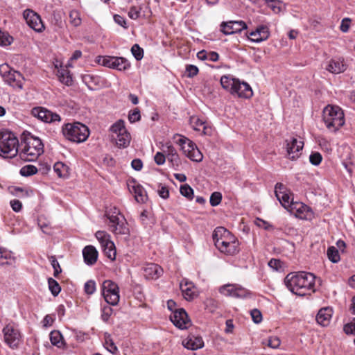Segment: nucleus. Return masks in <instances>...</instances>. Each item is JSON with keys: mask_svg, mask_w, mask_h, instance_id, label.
I'll return each instance as SVG.
<instances>
[{"mask_svg": "<svg viewBox=\"0 0 355 355\" xmlns=\"http://www.w3.org/2000/svg\"><path fill=\"white\" fill-rule=\"evenodd\" d=\"M110 229L116 235L128 236L130 234L128 225L124 216H119V219L116 222H110Z\"/></svg>", "mask_w": 355, "mask_h": 355, "instance_id": "obj_20", "label": "nucleus"}, {"mask_svg": "<svg viewBox=\"0 0 355 355\" xmlns=\"http://www.w3.org/2000/svg\"><path fill=\"white\" fill-rule=\"evenodd\" d=\"M170 319L173 324L180 329H187L191 324L188 315L183 309L175 310L171 315Z\"/></svg>", "mask_w": 355, "mask_h": 355, "instance_id": "obj_15", "label": "nucleus"}, {"mask_svg": "<svg viewBox=\"0 0 355 355\" xmlns=\"http://www.w3.org/2000/svg\"><path fill=\"white\" fill-rule=\"evenodd\" d=\"M166 153L167 154L168 160L171 162L173 165L178 166L180 158L175 148L173 146L169 145L167 146Z\"/></svg>", "mask_w": 355, "mask_h": 355, "instance_id": "obj_32", "label": "nucleus"}, {"mask_svg": "<svg viewBox=\"0 0 355 355\" xmlns=\"http://www.w3.org/2000/svg\"><path fill=\"white\" fill-rule=\"evenodd\" d=\"M180 191L183 196L187 198L189 200H191L193 197V190L187 184L182 185L180 187Z\"/></svg>", "mask_w": 355, "mask_h": 355, "instance_id": "obj_46", "label": "nucleus"}, {"mask_svg": "<svg viewBox=\"0 0 355 355\" xmlns=\"http://www.w3.org/2000/svg\"><path fill=\"white\" fill-rule=\"evenodd\" d=\"M198 68L193 64H189L186 67V72L187 73V76L189 78H193L198 73Z\"/></svg>", "mask_w": 355, "mask_h": 355, "instance_id": "obj_57", "label": "nucleus"}, {"mask_svg": "<svg viewBox=\"0 0 355 355\" xmlns=\"http://www.w3.org/2000/svg\"><path fill=\"white\" fill-rule=\"evenodd\" d=\"M4 340L11 348H17L21 343V335L19 331L12 324H7L3 329Z\"/></svg>", "mask_w": 355, "mask_h": 355, "instance_id": "obj_9", "label": "nucleus"}, {"mask_svg": "<svg viewBox=\"0 0 355 355\" xmlns=\"http://www.w3.org/2000/svg\"><path fill=\"white\" fill-rule=\"evenodd\" d=\"M110 131L116 134V135L127 132L124 121L122 119L118 120L110 127Z\"/></svg>", "mask_w": 355, "mask_h": 355, "instance_id": "obj_38", "label": "nucleus"}, {"mask_svg": "<svg viewBox=\"0 0 355 355\" xmlns=\"http://www.w3.org/2000/svg\"><path fill=\"white\" fill-rule=\"evenodd\" d=\"M332 313L333 311L330 308L327 307L321 309L316 315L317 322L323 327L328 326L330 323Z\"/></svg>", "mask_w": 355, "mask_h": 355, "instance_id": "obj_26", "label": "nucleus"}, {"mask_svg": "<svg viewBox=\"0 0 355 355\" xmlns=\"http://www.w3.org/2000/svg\"><path fill=\"white\" fill-rule=\"evenodd\" d=\"M304 142L296 138L292 137L286 140V151L288 158L295 159L299 157L300 152L302 150Z\"/></svg>", "mask_w": 355, "mask_h": 355, "instance_id": "obj_17", "label": "nucleus"}, {"mask_svg": "<svg viewBox=\"0 0 355 355\" xmlns=\"http://www.w3.org/2000/svg\"><path fill=\"white\" fill-rule=\"evenodd\" d=\"M322 157L320 153H312L309 156L310 162L315 166L319 165L322 162Z\"/></svg>", "mask_w": 355, "mask_h": 355, "instance_id": "obj_54", "label": "nucleus"}, {"mask_svg": "<svg viewBox=\"0 0 355 355\" xmlns=\"http://www.w3.org/2000/svg\"><path fill=\"white\" fill-rule=\"evenodd\" d=\"M216 247L218 250L226 255H234L239 252V242L238 239L232 236L225 241H222L216 244Z\"/></svg>", "mask_w": 355, "mask_h": 355, "instance_id": "obj_10", "label": "nucleus"}, {"mask_svg": "<svg viewBox=\"0 0 355 355\" xmlns=\"http://www.w3.org/2000/svg\"><path fill=\"white\" fill-rule=\"evenodd\" d=\"M193 285L191 282H189L187 281L184 282L182 281L180 283V288L182 290V294L184 297V298L187 300H191L193 299L195 293L193 291Z\"/></svg>", "mask_w": 355, "mask_h": 355, "instance_id": "obj_29", "label": "nucleus"}, {"mask_svg": "<svg viewBox=\"0 0 355 355\" xmlns=\"http://www.w3.org/2000/svg\"><path fill=\"white\" fill-rule=\"evenodd\" d=\"M49 288L53 296H57L61 291V287L56 280L50 277L48 279Z\"/></svg>", "mask_w": 355, "mask_h": 355, "instance_id": "obj_41", "label": "nucleus"}, {"mask_svg": "<svg viewBox=\"0 0 355 355\" xmlns=\"http://www.w3.org/2000/svg\"><path fill=\"white\" fill-rule=\"evenodd\" d=\"M116 144L119 148H126L129 146L131 140L130 133L127 131L116 135L114 138Z\"/></svg>", "mask_w": 355, "mask_h": 355, "instance_id": "obj_31", "label": "nucleus"}, {"mask_svg": "<svg viewBox=\"0 0 355 355\" xmlns=\"http://www.w3.org/2000/svg\"><path fill=\"white\" fill-rule=\"evenodd\" d=\"M14 261L15 257L12 253L7 249L0 247V265L12 264Z\"/></svg>", "mask_w": 355, "mask_h": 355, "instance_id": "obj_30", "label": "nucleus"}, {"mask_svg": "<svg viewBox=\"0 0 355 355\" xmlns=\"http://www.w3.org/2000/svg\"><path fill=\"white\" fill-rule=\"evenodd\" d=\"M83 255L85 263L92 266L96 262L98 253L94 246L87 245L83 250Z\"/></svg>", "mask_w": 355, "mask_h": 355, "instance_id": "obj_25", "label": "nucleus"}, {"mask_svg": "<svg viewBox=\"0 0 355 355\" xmlns=\"http://www.w3.org/2000/svg\"><path fill=\"white\" fill-rule=\"evenodd\" d=\"M131 52L137 60H140L144 57V50L137 44L132 46Z\"/></svg>", "mask_w": 355, "mask_h": 355, "instance_id": "obj_48", "label": "nucleus"}, {"mask_svg": "<svg viewBox=\"0 0 355 355\" xmlns=\"http://www.w3.org/2000/svg\"><path fill=\"white\" fill-rule=\"evenodd\" d=\"M177 137H178V139L175 142L181 147V150L185 156L196 162L202 160L203 155L193 141L184 136L177 135Z\"/></svg>", "mask_w": 355, "mask_h": 355, "instance_id": "obj_7", "label": "nucleus"}, {"mask_svg": "<svg viewBox=\"0 0 355 355\" xmlns=\"http://www.w3.org/2000/svg\"><path fill=\"white\" fill-rule=\"evenodd\" d=\"M98 64L109 68H112L114 64V56H99L98 58Z\"/></svg>", "mask_w": 355, "mask_h": 355, "instance_id": "obj_45", "label": "nucleus"}, {"mask_svg": "<svg viewBox=\"0 0 355 355\" xmlns=\"http://www.w3.org/2000/svg\"><path fill=\"white\" fill-rule=\"evenodd\" d=\"M132 190L135 193V200L138 202H144L147 199L146 192L144 189L140 185H135L132 187Z\"/></svg>", "mask_w": 355, "mask_h": 355, "instance_id": "obj_34", "label": "nucleus"}, {"mask_svg": "<svg viewBox=\"0 0 355 355\" xmlns=\"http://www.w3.org/2000/svg\"><path fill=\"white\" fill-rule=\"evenodd\" d=\"M105 254L111 260H114L116 258V249L114 243H107V247L102 249Z\"/></svg>", "mask_w": 355, "mask_h": 355, "instance_id": "obj_43", "label": "nucleus"}, {"mask_svg": "<svg viewBox=\"0 0 355 355\" xmlns=\"http://www.w3.org/2000/svg\"><path fill=\"white\" fill-rule=\"evenodd\" d=\"M327 254L328 259L333 263H338L340 259L338 250L334 246L328 248Z\"/></svg>", "mask_w": 355, "mask_h": 355, "instance_id": "obj_40", "label": "nucleus"}, {"mask_svg": "<svg viewBox=\"0 0 355 355\" xmlns=\"http://www.w3.org/2000/svg\"><path fill=\"white\" fill-rule=\"evenodd\" d=\"M105 215L109 219L110 223L116 222L119 219V216H124L116 207L110 208L109 210L106 211Z\"/></svg>", "mask_w": 355, "mask_h": 355, "instance_id": "obj_37", "label": "nucleus"}, {"mask_svg": "<svg viewBox=\"0 0 355 355\" xmlns=\"http://www.w3.org/2000/svg\"><path fill=\"white\" fill-rule=\"evenodd\" d=\"M130 67V62L127 59L123 57H114L112 69L124 71L129 69Z\"/></svg>", "mask_w": 355, "mask_h": 355, "instance_id": "obj_28", "label": "nucleus"}, {"mask_svg": "<svg viewBox=\"0 0 355 355\" xmlns=\"http://www.w3.org/2000/svg\"><path fill=\"white\" fill-rule=\"evenodd\" d=\"M343 330L347 334H355V319L352 322L345 324Z\"/></svg>", "mask_w": 355, "mask_h": 355, "instance_id": "obj_63", "label": "nucleus"}, {"mask_svg": "<svg viewBox=\"0 0 355 355\" xmlns=\"http://www.w3.org/2000/svg\"><path fill=\"white\" fill-rule=\"evenodd\" d=\"M220 85L223 89L228 91L232 95L239 98H249L253 95L250 85L245 82H241L239 79L230 76H223L220 78Z\"/></svg>", "mask_w": 355, "mask_h": 355, "instance_id": "obj_2", "label": "nucleus"}, {"mask_svg": "<svg viewBox=\"0 0 355 355\" xmlns=\"http://www.w3.org/2000/svg\"><path fill=\"white\" fill-rule=\"evenodd\" d=\"M62 132L66 139L76 143L86 141L89 135V128L79 122L65 124Z\"/></svg>", "mask_w": 355, "mask_h": 355, "instance_id": "obj_6", "label": "nucleus"}, {"mask_svg": "<svg viewBox=\"0 0 355 355\" xmlns=\"http://www.w3.org/2000/svg\"><path fill=\"white\" fill-rule=\"evenodd\" d=\"M287 210L297 218H306V213L309 211V208L305 204L301 202H294L292 199L291 204Z\"/></svg>", "mask_w": 355, "mask_h": 355, "instance_id": "obj_23", "label": "nucleus"}, {"mask_svg": "<svg viewBox=\"0 0 355 355\" xmlns=\"http://www.w3.org/2000/svg\"><path fill=\"white\" fill-rule=\"evenodd\" d=\"M323 121L330 131L336 132L345 124L343 111L338 106L328 105L323 110Z\"/></svg>", "mask_w": 355, "mask_h": 355, "instance_id": "obj_4", "label": "nucleus"}, {"mask_svg": "<svg viewBox=\"0 0 355 355\" xmlns=\"http://www.w3.org/2000/svg\"><path fill=\"white\" fill-rule=\"evenodd\" d=\"M182 345L188 349L196 350L204 346V342L200 336L189 335L182 341Z\"/></svg>", "mask_w": 355, "mask_h": 355, "instance_id": "obj_24", "label": "nucleus"}, {"mask_svg": "<svg viewBox=\"0 0 355 355\" xmlns=\"http://www.w3.org/2000/svg\"><path fill=\"white\" fill-rule=\"evenodd\" d=\"M114 20L115 23H116L118 25L122 26L123 28H124L125 29L128 28L126 20L123 17H122L119 15H114Z\"/></svg>", "mask_w": 355, "mask_h": 355, "instance_id": "obj_62", "label": "nucleus"}, {"mask_svg": "<svg viewBox=\"0 0 355 355\" xmlns=\"http://www.w3.org/2000/svg\"><path fill=\"white\" fill-rule=\"evenodd\" d=\"M222 200V195L220 192L211 193L209 199L210 205L213 207L218 205Z\"/></svg>", "mask_w": 355, "mask_h": 355, "instance_id": "obj_51", "label": "nucleus"}, {"mask_svg": "<svg viewBox=\"0 0 355 355\" xmlns=\"http://www.w3.org/2000/svg\"><path fill=\"white\" fill-rule=\"evenodd\" d=\"M50 340L53 345L61 347L64 345L63 337L59 331H52L50 334Z\"/></svg>", "mask_w": 355, "mask_h": 355, "instance_id": "obj_35", "label": "nucleus"}, {"mask_svg": "<svg viewBox=\"0 0 355 355\" xmlns=\"http://www.w3.org/2000/svg\"><path fill=\"white\" fill-rule=\"evenodd\" d=\"M232 236L234 235L226 228L223 227H218L213 232L212 239L216 246L219 242L225 241Z\"/></svg>", "mask_w": 355, "mask_h": 355, "instance_id": "obj_27", "label": "nucleus"}, {"mask_svg": "<svg viewBox=\"0 0 355 355\" xmlns=\"http://www.w3.org/2000/svg\"><path fill=\"white\" fill-rule=\"evenodd\" d=\"M221 294L236 298H245L250 295V292L245 288L236 284H227L219 289Z\"/></svg>", "mask_w": 355, "mask_h": 355, "instance_id": "obj_12", "label": "nucleus"}, {"mask_svg": "<svg viewBox=\"0 0 355 355\" xmlns=\"http://www.w3.org/2000/svg\"><path fill=\"white\" fill-rule=\"evenodd\" d=\"M37 173V168L33 165H26L21 168L19 173L21 176L28 177L35 175Z\"/></svg>", "mask_w": 355, "mask_h": 355, "instance_id": "obj_42", "label": "nucleus"}, {"mask_svg": "<svg viewBox=\"0 0 355 355\" xmlns=\"http://www.w3.org/2000/svg\"><path fill=\"white\" fill-rule=\"evenodd\" d=\"M70 23L74 26H78L81 24L80 13L78 10H71L69 13Z\"/></svg>", "mask_w": 355, "mask_h": 355, "instance_id": "obj_47", "label": "nucleus"}, {"mask_svg": "<svg viewBox=\"0 0 355 355\" xmlns=\"http://www.w3.org/2000/svg\"><path fill=\"white\" fill-rule=\"evenodd\" d=\"M104 346L110 353L113 354H116L118 352L117 347L115 345L113 340L110 338L105 339Z\"/></svg>", "mask_w": 355, "mask_h": 355, "instance_id": "obj_49", "label": "nucleus"}, {"mask_svg": "<svg viewBox=\"0 0 355 355\" xmlns=\"http://www.w3.org/2000/svg\"><path fill=\"white\" fill-rule=\"evenodd\" d=\"M246 35L250 41L259 43L266 40L269 37V28L267 26L261 25L257 26L254 31L246 33Z\"/></svg>", "mask_w": 355, "mask_h": 355, "instance_id": "obj_18", "label": "nucleus"}, {"mask_svg": "<svg viewBox=\"0 0 355 355\" xmlns=\"http://www.w3.org/2000/svg\"><path fill=\"white\" fill-rule=\"evenodd\" d=\"M325 69L333 74H339L346 71L347 64L343 57L336 56L327 62Z\"/></svg>", "mask_w": 355, "mask_h": 355, "instance_id": "obj_14", "label": "nucleus"}, {"mask_svg": "<svg viewBox=\"0 0 355 355\" xmlns=\"http://www.w3.org/2000/svg\"><path fill=\"white\" fill-rule=\"evenodd\" d=\"M158 194L163 199H167L169 197V190L167 187L160 184L158 189Z\"/></svg>", "mask_w": 355, "mask_h": 355, "instance_id": "obj_58", "label": "nucleus"}, {"mask_svg": "<svg viewBox=\"0 0 355 355\" xmlns=\"http://www.w3.org/2000/svg\"><path fill=\"white\" fill-rule=\"evenodd\" d=\"M85 292L87 295H92L96 291V283L94 280L87 281L84 286Z\"/></svg>", "mask_w": 355, "mask_h": 355, "instance_id": "obj_52", "label": "nucleus"}, {"mask_svg": "<svg viewBox=\"0 0 355 355\" xmlns=\"http://www.w3.org/2000/svg\"><path fill=\"white\" fill-rule=\"evenodd\" d=\"M50 261H51V266L54 270L53 275H54V277H57L58 276V275L60 273H61V272H62V269L60 266V263H58L55 257H54V256H51L50 257Z\"/></svg>", "mask_w": 355, "mask_h": 355, "instance_id": "obj_50", "label": "nucleus"}, {"mask_svg": "<svg viewBox=\"0 0 355 355\" xmlns=\"http://www.w3.org/2000/svg\"><path fill=\"white\" fill-rule=\"evenodd\" d=\"M112 313V309L109 306H105L102 309L101 318L103 321H108Z\"/></svg>", "mask_w": 355, "mask_h": 355, "instance_id": "obj_59", "label": "nucleus"}, {"mask_svg": "<svg viewBox=\"0 0 355 355\" xmlns=\"http://www.w3.org/2000/svg\"><path fill=\"white\" fill-rule=\"evenodd\" d=\"M246 23L242 20L229 21L222 22L220 24V31L225 35H232L241 32L243 30L247 29Z\"/></svg>", "mask_w": 355, "mask_h": 355, "instance_id": "obj_16", "label": "nucleus"}, {"mask_svg": "<svg viewBox=\"0 0 355 355\" xmlns=\"http://www.w3.org/2000/svg\"><path fill=\"white\" fill-rule=\"evenodd\" d=\"M58 76L60 80L62 83H64L66 85H71L72 84L73 79L69 71L62 70L61 71H59Z\"/></svg>", "mask_w": 355, "mask_h": 355, "instance_id": "obj_44", "label": "nucleus"}, {"mask_svg": "<svg viewBox=\"0 0 355 355\" xmlns=\"http://www.w3.org/2000/svg\"><path fill=\"white\" fill-rule=\"evenodd\" d=\"M3 77L5 81L9 85L12 86V87L22 89L24 78L19 72L15 71H9L3 76Z\"/></svg>", "mask_w": 355, "mask_h": 355, "instance_id": "obj_21", "label": "nucleus"}, {"mask_svg": "<svg viewBox=\"0 0 355 355\" xmlns=\"http://www.w3.org/2000/svg\"><path fill=\"white\" fill-rule=\"evenodd\" d=\"M128 17L132 19H137L140 15V9L135 6H132L128 11Z\"/></svg>", "mask_w": 355, "mask_h": 355, "instance_id": "obj_60", "label": "nucleus"}, {"mask_svg": "<svg viewBox=\"0 0 355 355\" xmlns=\"http://www.w3.org/2000/svg\"><path fill=\"white\" fill-rule=\"evenodd\" d=\"M19 141L10 131L0 132V156L12 158L18 153Z\"/></svg>", "mask_w": 355, "mask_h": 355, "instance_id": "obj_5", "label": "nucleus"}, {"mask_svg": "<svg viewBox=\"0 0 355 355\" xmlns=\"http://www.w3.org/2000/svg\"><path fill=\"white\" fill-rule=\"evenodd\" d=\"M163 273V269L157 264L150 263L144 267V275L147 279H157Z\"/></svg>", "mask_w": 355, "mask_h": 355, "instance_id": "obj_22", "label": "nucleus"}, {"mask_svg": "<svg viewBox=\"0 0 355 355\" xmlns=\"http://www.w3.org/2000/svg\"><path fill=\"white\" fill-rule=\"evenodd\" d=\"M275 193L281 205L287 210L291 204L290 192L286 190L282 183H277L275 187Z\"/></svg>", "mask_w": 355, "mask_h": 355, "instance_id": "obj_19", "label": "nucleus"}, {"mask_svg": "<svg viewBox=\"0 0 355 355\" xmlns=\"http://www.w3.org/2000/svg\"><path fill=\"white\" fill-rule=\"evenodd\" d=\"M23 16L28 26L36 32L40 33L44 30V25L40 16L33 10H25Z\"/></svg>", "mask_w": 355, "mask_h": 355, "instance_id": "obj_11", "label": "nucleus"}, {"mask_svg": "<svg viewBox=\"0 0 355 355\" xmlns=\"http://www.w3.org/2000/svg\"><path fill=\"white\" fill-rule=\"evenodd\" d=\"M83 82L87 86V87L93 90L94 87L98 84V77L92 74H85L82 76Z\"/></svg>", "mask_w": 355, "mask_h": 355, "instance_id": "obj_33", "label": "nucleus"}, {"mask_svg": "<svg viewBox=\"0 0 355 355\" xmlns=\"http://www.w3.org/2000/svg\"><path fill=\"white\" fill-rule=\"evenodd\" d=\"M140 119L141 115L139 108H135L132 111L130 112L128 114V120L131 123L139 121Z\"/></svg>", "mask_w": 355, "mask_h": 355, "instance_id": "obj_53", "label": "nucleus"}, {"mask_svg": "<svg viewBox=\"0 0 355 355\" xmlns=\"http://www.w3.org/2000/svg\"><path fill=\"white\" fill-rule=\"evenodd\" d=\"M154 160L157 165H162L165 163L166 157L163 153L157 152L154 157Z\"/></svg>", "mask_w": 355, "mask_h": 355, "instance_id": "obj_64", "label": "nucleus"}, {"mask_svg": "<svg viewBox=\"0 0 355 355\" xmlns=\"http://www.w3.org/2000/svg\"><path fill=\"white\" fill-rule=\"evenodd\" d=\"M265 3L272 9L274 12H279L281 10L279 6V1L278 0H264Z\"/></svg>", "mask_w": 355, "mask_h": 355, "instance_id": "obj_55", "label": "nucleus"}, {"mask_svg": "<svg viewBox=\"0 0 355 355\" xmlns=\"http://www.w3.org/2000/svg\"><path fill=\"white\" fill-rule=\"evenodd\" d=\"M315 279V275L311 272H293L286 276L284 284L293 294L304 296L309 291H314Z\"/></svg>", "mask_w": 355, "mask_h": 355, "instance_id": "obj_1", "label": "nucleus"}, {"mask_svg": "<svg viewBox=\"0 0 355 355\" xmlns=\"http://www.w3.org/2000/svg\"><path fill=\"white\" fill-rule=\"evenodd\" d=\"M252 319L254 323H260L262 320V314L261 311L254 309L250 311Z\"/></svg>", "mask_w": 355, "mask_h": 355, "instance_id": "obj_56", "label": "nucleus"}, {"mask_svg": "<svg viewBox=\"0 0 355 355\" xmlns=\"http://www.w3.org/2000/svg\"><path fill=\"white\" fill-rule=\"evenodd\" d=\"M31 114L34 117L45 123L60 121L61 120L60 115L42 107L33 108Z\"/></svg>", "mask_w": 355, "mask_h": 355, "instance_id": "obj_13", "label": "nucleus"}, {"mask_svg": "<svg viewBox=\"0 0 355 355\" xmlns=\"http://www.w3.org/2000/svg\"><path fill=\"white\" fill-rule=\"evenodd\" d=\"M102 294L106 302L110 305H116L120 299L119 288L112 280H105L102 284Z\"/></svg>", "mask_w": 355, "mask_h": 355, "instance_id": "obj_8", "label": "nucleus"}, {"mask_svg": "<svg viewBox=\"0 0 355 355\" xmlns=\"http://www.w3.org/2000/svg\"><path fill=\"white\" fill-rule=\"evenodd\" d=\"M13 37L6 31L0 29V46H7L13 42Z\"/></svg>", "mask_w": 355, "mask_h": 355, "instance_id": "obj_39", "label": "nucleus"}, {"mask_svg": "<svg viewBox=\"0 0 355 355\" xmlns=\"http://www.w3.org/2000/svg\"><path fill=\"white\" fill-rule=\"evenodd\" d=\"M280 340L276 336L270 337L268 340V345L273 349H277L280 345Z\"/></svg>", "mask_w": 355, "mask_h": 355, "instance_id": "obj_61", "label": "nucleus"}, {"mask_svg": "<svg viewBox=\"0 0 355 355\" xmlns=\"http://www.w3.org/2000/svg\"><path fill=\"white\" fill-rule=\"evenodd\" d=\"M24 144L19 155L26 162H33L44 153V144L38 137L29 135L25 138Z\"/></svg>", "mask_w": 355, "mask_h": 355, "instance_id": "obj_3", "label": "nucleus"}, {"mask_svg": "<svg viewBox=\"0 0 355 355\" xmlns=\"http://www.w3.org/2000/svg\"><path fill=\"white\" fill-rule=\"evenodd\" d=\"M55 173L60 178H67L68 176V167L62 162H57L53 166Z\"/></svg>", "mask_w": 355, "mask_h": 355, "instance_id": "obj_36", "label": "nucleus"}]
</instances>
